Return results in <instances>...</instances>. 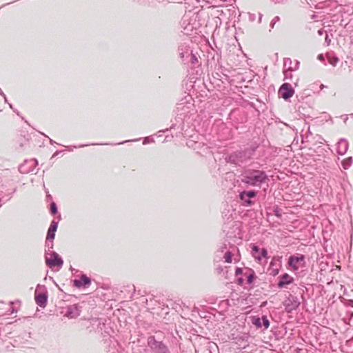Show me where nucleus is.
I'll use <instances>...</instances> for the list:
<instances>
[{
	"label": "nucleus",
	"instance_id": "f257e3e1",
	"mask_svg": "<svg viewBox=\"0 0 353 353\" xmlns=\"http://www.w3.org/2000/svg\"><path fill=\"white\" fill-rule=\"evenodd\" d=\"M268 180L266 172L258 169L249 168L245 170L241 174V182L248 186L261 187Z\"/></svg>",
	"mask_w": 353,
	"mask_h": 353
},
{
	"label": "nucleus",
	"instance_id": "f03ea898",
	"mask_svg": "<svg viewBox=\"0 0 353 353\" xmlns=\"http://www.w3.org/2000/svg\"><path fill=\"white\" fill-rule=\"evenodd\" d=\"M256 149V147L252 146L244 150H236L229 154L226 160L230 163L241 165L250 160L254 156Z\"/></svg>",
	"mask_w": 353,
	"mask_h": 353
},
{
	"label": "nucleus",
	"instance_id": "7ed1b4c3",
	"mask_svg": "<svg viewBox=\"0 0 353 353\" xmlns=\"http://www.w3.org/2000/svg\"><path fill=\"white\" fill-rule=\"evenodd\" d=\"M147 347L152 353H171L166 343L154 335L148 336Z\"/></svg>",
	"mask_w": 353,
	"mask_h": 353
},
{
	"label": "nucleus",
	"instance_id": "20e7f679",
	"mask_svg": "<svg viewBox=\"0 0 353 353\" xmlns=\"http://www.w3.org/2000/svg\"><path fill=\"white\" fill-rule=\"evenodd\" d=\"M258 192L254 190L239 192V199L244 207H251L255 203Z\"/></svg>",
	"mask_w": 353,
	"mask_h": 353
},
{
	"label": "nucleus",
	"instance_id": "39448f33",
	"mask_svg": "<svg viewBox=\"0 0 353 353\" xmlns=\"http://www.w3.org/2000/svg\"><path fill=\"white\" fill-rule=\"evenodd\" d=\"M45 261L46 265L50 268H54L55 267L61 268L63 264V261L61 257L54 251L50 250V252L45 250Z\"/></svg>",
	"mask_w": 353,
	"mask_h": 353
},
{
	"label": "nucleus",
	"instance_id": "423d86ee",
	"mask_svg": "<svg viewBox=\"0 0 353 353\" xmlns=\"http://www.w3.org/2000/svg\"><path fill=\"white\" fill-rule=\"evenodd\" d=\"M48 292L44 285H37L35 292L34 299L36 303L41 307L44 308L48 302Z\"/></svg>",
	"mask_w": 353,
	"mask_h": 353
},
{
	"label": "nucleus",
	"instance_id": "0eeeda50",
	"mask_svg": "<svg viewBox=\"0 0 353 353\" xmlns=\"http://www.w3.org/2000/svg\"><path fill=\"white\" fill-rule=\"evenodd\" d=\"M58 222L52 221L48 230L46 239V251L50 252L53 248V240L55 237V232L57 230Z\"/></svg>",
	"mask_w": 353,
	"mask_h": 353
},
{
	"label": "nucleus",
	"instance_id": "6e6552de",
	"mask_svg": "<svg viewBox=\"0 0 353 353\" xmlns=\"http://www.w3.org/2000/svg\"><path fill=\"white\" fill-rule=\"evenodd\" d=\"M283 303L285 307V310L288 313H291L292 311L296 310L300 305L299 299L292 294H290Z\"/></svg>",
	"mask_w": 353,
	"mask_h": 353
},
{
	"label": "nucleus",
	"instance_id": "1a4fd4ad",
	"mask_svg": "<svg viewBox=\"0 0 353 353\" xmlns=\"http://www.w3.org/2000/svg\"><path fill=\"white\" fill-rule=\"evenodd\" d=\"M305 263V256L303 254L292 255L288 259V265L294 270H297L301 265Z\"/></svg>",
	"mask_w": 353,
	"mask_h": 353
},
{
	"label": "nucleus",
	"instance_id": "9d476101",
	"mask_svg": "<svg viewBox=\"0 0 353 353\" xmlns=\"http://www.w3.org/2000/svg\"><path fill=\"white\" fill-rule=\"evenodd\" d=\"M279 94L283 99L288 100L294 95V90L290 83H284L280 87Z\"/></svg>",
	"mask_w": 353,
	"mask_h": 353
},
{
	"label": "nucleus",
	"instance_id": "9b49d317",
	"mask_svg": "<svg viewBox=\"0 0 353 353\" xmlns=\"http://www.w3.org/2000/svg\"><path fill=\"white\" fill-rule=\"evenodd\" d=\"M251 322L256 328H261L263 326L264 329L266 330L270 326V321L266 315H263L261 318L257 316H252L251 317Z\"/></svg>",
	"mask_w": 353,
	"mask_h": 353
},
{
	"label": "nucleus",
	"instance_id": "f8f14e48",
	"mask_svg": "<svg viewBox=\"0 0 353 353\" xmlns=\"http://www.w3.org/2000/svg\"><path fill=\"white\" fill-rule=\"evenodd\" d=\"M37 163V161L35 159L26 160L23 164L19 165V171L22 174H27L32 172Z\"/></svg>",
	"mask_w": 353,
	"mask_h": 353
},
{
	"label": "nucleus",
	"instance_id": "ddd939ff",
	"mask_svg": "<svg viewBox=\"0 0 353 353\" xmlns=\"http://www.w3.org/2000/svg\"><path fill=\"white\" fill-rule=\"evenodd\" d=\"M190 103H180L176 105V115L179 119L183 120L189 112Z\"/></svg>",
	"mask_w": 353,
	"mask_h": 353
},
{
	"label": "nucleus",
	"instance_id": "4468645a",
	"mask_svg": "<svg viewBox=\"0 0 353 353\" xmlns=\"http://www.w3.org/2000/svg\"><path fill=\"white\" fill-rule=\"evenodd\" d=\"M277 287L279 289L285 288L288 285H290L294 282V278L288 273H284L281 275L279 278Z\"/></svg>",
	"mask_w": 353,
	"mask_h": 353
},
{
	"label": "nucleus",
	"instance_id": "2eb2a0df",
	"mask_svg": "<svg viewBox=\"0 0 353 353\" xmlns=\"http://www.w3.org/2000/svg\"><path fill=\"white\" fill-rule=\"evenodd\" d=\"M81 310L77 305L68 307L65 316L69 319H76L80 315Z\"/></svg>",
	"mask_w": 353,
	"mask_h": 353
},
{
	"label": "nucleus",
	"instance_id": "dca6fc26",
	"mask_svg": "<svg viewBox=\"0 0 353 353\" xmlns=\"http://www.w3.org/2000/svg\"><path fill=\"white\" fill-rule=\"evenodd\" d=\"M74 285L78 288H86L91 283V279L85 274H83L81 275L79 279L74 280Z\"/></svg>",
	"mask_w": 353,
	"mask_h": 353
},
{
	"label": "nucleus",
	"instance_id": "f3484780",
	"mask_svg": "<svg viewBox=\"0 0 353 353\" xmlns=\"http://www.w3.org/2000/svg\"><path fill=\"white\" fill-rule=\"evenodd\" d=\"M348 142L345 139H341L336 145V152L339 155H344L348 149Z\"/></svg>",
	"mask_w": 353,
	"mask_h": 353
},
{
	"label": "nucleus",
	"instance_id": "a211bd4d",
	"mask_svg": "<svg viewBox=\"0 0 353 353\" xmlns=\"http://www.w3.org/2000/svg\"><path fill=\"white\" fill-rule=\"evenodd\" d=\"M284 68L290 70H296L299 66V62L296 61L292 65V61L290 58H285L283 61Z\"/></svg>",
	"mask_w": 353,
	"mask_h": 353
},
{
	"label": "nucleus",
	"instance_id": "6ab92c4d",
	"mask_svg": "<svg viewBox=\"0 0 353 353\" xmlns=\"http://www.w3.org/2000/svg\"><path fill=\"white\" fill-rule=\"evenodd\" d=\"M243 274L247 278V283L248 285H252L254 279L256 278L254 271L250 268H245V272Z\"/></svg>",
	"mask_w": 353,
	"mask_h": 353
},
{
	"label": "nucleus",
	"instance_id": "aec40b11",
	"mask_svg": "<svg viewBox=\"0 0 353 353\" xmlns=\"http://www.w3.org/2000/svg\"><path fill=\"white\" fill-rule=\"evenodd\" d=\"M179 56L184 63H188V57H187L186 53H190V52L187 49L185 51L181 48H179Z\"/></svg>",
	"mask_w": 353,
	"mask_h": 353
},
{
	"label": "nucleus",
	"instance_id": "412c9836",
	"mask_svg": "<svg viewBox=\"0 0 353 353\" xmlns=\"http://www.w3.org/2000/svg\"><path fill=\"white\" fill-rule=\"evenodd\" d=\"M186 55L188 57V62L190 61L193 65L199 63L196 56L192 51H190V53H186Z\"/></svg>",
	"mask_w": 353,
	"mask_h": 353
},
{
	"label": "nucleus",
	"instance_id": "4be33fe9",
	"mask_svg": "<svg viewBox=\"0 0 353 353\" xmlns=\"http://www.w3.org/2000/svg\"><path fill=\"white\" fill-rule=\"evenodd\" d=\"M328 62L333 66H336L337 63L339 62V58L334 55L327 54V55Z\"/></svg>",
	"mask_w": 353,
	"mask_h": 353
},
{
	"label": "nucleus",
	"instance_id": "5701e85b",
	"mask_svg": "<svg viewBox=\"0 0 353 353\" xmlns=\"http://www.w3.org/2000/svg\"><path fill=\"white\" fill-rule=\"evenodd\" d=\"M352 163V158L348 157L342 161V166L344 169H347Z\"/></svg>",
	"mask_w": 353,
	"mask_h": 353
},
{
	"label": "nucleus",
	"instance_id": "b1692460",
	"mask_svg": "<svg viewBox=\"0 0 353 353\" xmlns=\"http://www.w3.org/2000/svg\"><path fill=\"white\" fill-rule=\"evenodd\" d=\"M260 255L255 256V259L258 261H261L262 258H266L268 256V251L265 248H263L261 250H260Z\"/></svg>",
	"mask_w": 353,
	"mask_h": 353
},
{
	"label": "nucleus",
	"instance_id": "393cba45",
	"mask_svg": "<svg viewBox=\"0 0 353 353\" xmlns=\"http://www.w3.org/2000/svg\"><path fill=\"white\" fill-rule=\"evenodd\" d=\"M50 210L51 214H52V215H54L57 213L58 210H57V204L55 203V202L52 201L50 203Z\"/></svg>",
	"mask_w": 353,
	"mask_h": 353
},
{
	"label": "nucleus",
	"instance_id": "a878e982",
	"mask_svg": "<svg viewBox=\"0 0 353 353\" xmlns=\"http://www.w3.org/2000/svg\"><path fill=\"white\" fill-rule=\"evenodd\" d=\"M102 145L101 143H91V144H84V145H81L78 147L77 146H67V148L69 151H72L73 150V148H83V147H85V146H88V145Z\"/></svg>",
	"mask_w": 353,
	"mask_h": 353
},
{
	"label": "nucleus",
	"instance_id": "bb28decb",
	"mask_svg": "<svg viewBox=\"0 0 353 353\" xmlns=\"http://www.w3.org/2000/svg\"><path fill=\"white\" fill-rule=\"evenodd\" d=\"M232 254L230 252L228 251L224 254L225 261L227 263L232 262Z\"/></svg>",
	"mask_w": 353,
	"mask_h": 353
},
{
	"label": "nucleus",
	"instance_id": "cd10ccee",
	"mask_svg": "<svg viewBox=\"0 0 353 353\" xmlns=\"http://www.w3.org/2000/svg\"><path fill=\"white\" fill-rule=\"evenodd\" d=\"M16 188H14L11 192L8 193L7 196H10L9 198L7 200H9L11 198V195L16 192ZM6 196V194H0V208L2 205L1 203V199L4 198Z\"/></svg>",
	"mask_w": 353,
	"mask_h": 353
},
{
	"label": "nucleus",
	"instance_id": "c85d7f7f",
	"mask_svg": "<svg viewBox=\"0 0 353 353\" xmlns=\"http://www.w3.org/2000/svg\"><path fill=\"white\" fill-rule=\"evenodd\" d=\"M260 248L258 245H255V244H253L252 246V254L253 256L255 257L256 254H258L260 252Z\"/></svg>",
	"mask_w": 353,
	"mask_h": 353
},
{
	"label": "nucleus",
	"instance_id": "c756f323",
	"mask_svg": "<svg viewBox=\"0 0 353 353\" xmlns=\"http://www.w3.org/2000/svg\"><path fill=\"white\" fill-rule=\"evenodd\" d=\"M293 70H287L285 69V71H284V76H285V79H292V72Z\"/></svg>",
	"mask_w": 353,
	"mask_h": 353
},
{
	"label": "nucleus",
	"instance_id": "7c9ffc66",
	"mask_svg": "<svg viewBox=\"0 0 353 353\" xmlns=\"http://www.w3.org/2000/svg\"><path fill=\"white\" fill-rule=\"evenodd\" d=\"M279 20H280L279 17H278V16L274 17L270 22V28H273L274 27V25L276 24V23L278 22Z\"/></svg>",
	"mask_w": 353,
	"mask_h": 353
},
{
	"label": "nucleus",
	"instance_id": "2f4dec72",
	"mask_svg": "<svg viewBox=\"0 0 353 353\" xmlns=\"http://www.w3.org/2000/svg\"><path fill=\"white\" fill-rule=\"evenodd\" d=\"M154 141V140L152 137H146L143 139V144L145 145L148 143H152Z\"/></svg>",
	"mask_w": 353,
	"mask_h": 353
},
{
	"label": "nucleus",
	"instance_id": "473e14b6",
	"mask_svg": "<svg viewBox=\"0 0 353 353\" xmlns=\"http://www.w3.org/2000/svg\"><path fill=\"white\" fill-rule=\"evenodd\" d=\"M243 274V269L241 268H236L235 270V274L236 276L242 274Z\"/></svg>",
	"mask_w": 353,
	"mask_h": 353
},
{
	"label": "nucleus",
	"instance_id": "72a5a7b5",
	"mask_svg": "<svg viewBox=\"0 0 353 353\" xmlns=\"http://www.w3.org/2000/svg\"><path fill=\"white\" fill-rule=\"evenodd\" d=\"M139 139H133V140H126V141H123L122 142H120L119 143H116L115 145H119V144H123L125 143H128V142H130V141H138Z\"/></svg>",
	"mask_w": 353,
	"mask_h": 353
},
{
	"label": "nucleus",
	"instance_id": "f704fd0d",
	"mask_svg": "<svg viewBox=\"0 0 353 353\" xmlns=\"http://www.w3.org/2000/svg\"><path fill=\"white\" fill-rule=\"evenodd\" d=\"M243 283H244V279H243V278L240 277V278H239V279H237V283H238L239 285H243Z\"/></svg>",
	"mask_w": 353,
	"mask_h": 353
},
{
	"label": "nucleus",
	"instance_id": "c9c22d12",
	"mask_svg": "<svg viewBox=\"0 0 353 353\" xmlns=\"http://www.w3.org/2000/svg\"><path fill=\"white\" fill-rule=\"evenodd\" d=\"M0 94L3 97L5 102L7 103L8 102L7 97L1 89H0Z\"/></svg>",
	"mask_w": 353,
	"mask_h": 353
},
{
	"label": "nucleus",
	"instance_id": "e433bc0d",
	"mask_svg": "<svg viewBox=\"0 0 353 353\" xmlns=\"http://www.w3.org/2000/svg\"><path fill=\"white\" fill-rule=\"evenodd\" d=\"M317 59L321 61H323L325 60V58H324V56L323 54H320L318 55L317 57Z\"/></svg>",
	"mask_w": 353,
	"mask_h": 353
},
{
	"label": "nucleus",
	"instance_id": "4c0bfd02",
	"mask_svg": "<svg viewBox=\"0 0 353 353\" xmlns=\"http://www.w3.org/2000/svg\"><path fill=\"white\" fill-rule=\"evenodd\" d=\"M279 269H274V270H272V274H273V276H276V274H279Z\"/></svg>",
	"mask_w": 353,
	"mask_h": 353
},
{
	"label": "nucleus",
	"instance_id": "58836bf2",
	"mask_svg": "<svg viewBox=\"0 0 353 353\" xmlns=\"http://www.w3.org/2000/svg\"><path fill=\"white\" fill-rule=\"evenodd\" d=\"M63 152V150H58L53 155H52V157H54L57 155H59L60 153H61Z\"/></svg>",
	"mask_w": 353,
	"mask_h": 353
},
{
	"label": "nucleus",
	"instance_id": "ea45409f",
	"mask_svg": "<svg viewBox=\"0 0 353 353\" xmlns=\"http://www.w3.org/2000/svg\"><path fill=\"white\" fill-rule=\"evenodd\" d=\"M49 140H50V144H52V145L57 143L54 141H53L52 139H51L50 138H49Z\"/></svg>",
	"mask_w": 353,
	"mask_h": 353
},
{
	"label": "nucleus",
	"instance_id": "a19ab883",
	"mask_svg": "<svg viewBox=\"0 0 353 353\" xmlns=\"http://www.w3.org/2000/svg\"><path fill=\"white\" fill-rule=\"evenodd\" d=\"M325 87H326V86H325V85H324L323 84H321V85H320V88H321V90H323V89L324 88H325Z\"/></svg>",
	"mask_w": 353,
	"mask_h": 353
},
{
	"label": "nucleus",
	"instance_id": "79ce46f5",
	"mask_svg": "<svg viewBox=\"0 0 353 353\" xmlns=\"http://www.w3.org/2000/svg\"><path fill=\"white\" fill-rule=\"evenodd\" d=\"M318 33H319L320 35L323 34V30H322V29H321V30H319L318 31Z\"/></svg>",
	"mask_w": 353,
	"mask_h": 353
},
{
	"label": "nucleus",
	"instance_id": "37998d69",
	"mask_svg": "<svg viewBox=\"0 0 353 353\" xmlns=\"http://www.w3.org/2000/svg\"><path fill=\"white\" fill-rule=\"evenodd\" d=\"M225 248H226V245H224L223 246L221 247V251H223V249H225Z\"/></svg>",
	"mask_w": 353,
	"mask_h": 353
},
{
	"label": "nucleus",
	"instance_id": "c03bdc74",
	"mask_svg": "<svg viewBox=\"0 0 353 353\" xmlns=\"http://www.w3.org/2000/svg\"><path fill=\"white\" fill-rule=\"evenodd\" d=\"M261 19H262V15H261V14H260V16H259V22H261Z\"/></svg>",
	"mask_w": 353,
	"mask_h": 353
},
{
	"label": "nucleus",
	"instance_id": "a18cd8bd",
	"mask_svg": "<svg viewBox=\"0 0 353 353\" xmlns=\"http://www.w3.org/2000/svg\"><path fill=\"white\" fill-rule=\"evenodd\" d=\"M325 41H326L327 42V43L329 44L330 41H329V39H327V37H326V38H325Z\"/></svg>",
	"mask_w": 353,
	"mask_h": 353
},
{
	"label": "nucleus",
	"instance_id": "49530a36",
	"mask_svg": "<svg viewBox=\"0 0 353 353\" xmlns=\"http://www.w3.org/2000/svg\"><path fill=\"white\" fill-rule=\"evenodd\" d=\"M325 41H326L327 42V43L329 44L330 41H329V39H327V37H326V38H325Z\"/></svg>",
	"mask_w": 353,
	"mask_h": 353
},
{
	"label": "nucleus",
	"instance_id": "de8ad7c7",
	"mask_svg": "<svg viewBox=\"0 0 353 353\" xmlns=\"http://www.w3.org/2000/svg\"><path fill=\"white\" fill-rule=\"evenodd\" d=\"M275 215H276V216H279V212H277L276 211V212H275Z\"/></svg>",
	"mask_w": 353,
	"mask_h": 353
},
{
	"label": "nucleus",
	"instance_id": "09e8293b",
	"mask_svg": "<svg viewBox=\"0 0 353 353\" xmlns=\"http://www.w3.org/2000/svg\"><path fill=\"white\" fill-rule=\"evenodd\" d=\"M9 106H10V108L13 109V107H12V104H9Z\"/></svg>",
	"mask_w": 353,
	"mask_h": 353
},
{
	"label": "nucleus",
	"instance_id": "8fccbe9b",
	"mask_svg": "<svg viewBox=\"0 0 353 353\" xmlns=\"http://www.w3.org/2000/svg\"><path fill=\"white\" fill-rule=\"evenodd\" d=\"M250 18H251V20H254V17L250 16Z\"/></svg>",
	"mask_w": 353,
	"mask_h": 353
},
{
	"label": "nucleus",
	"instance_id": "3c124183",
	"mask_svg": "<svg viewBox=\"0 0 353 353\" xmlns=\"http://www.w3.org/2000/svg\"><path fill=\"white\" fill-rule=\"evenodd\" d=\"M250 18H251V20H254V17L250 16Z\"/></svg>",
	"mask_w": 353,
	"mask_h": 353
},
{
	"label": "nucleus",
	"instance_id": "603ef678",
	"mask_svg": "<svg viewBox=\"0 0 353 353\" xmlns=\"http://www.w3.org/2000/svg\"><path fill=\"white\" fill-rule=\"evenodd\" d=\"M250 18H251V20H254V17L250 16Z\"/></svg>",
	"mask_w": 353,
	"mask_h": 353
},
{
	"label": "nucleus",
	"instance_id": "864d4df0",
	"mask_svg": "<svg viewBox=\"0 0 353 353\" xmlns=\"http://www.w3.org/2000/svg\"><path fill=\"white\" fill-rule=\"evenodd\" d=\"M174 127V124H172L170 127V128H173Z\"/></svg>",
	"mask_w": 353,
	"mask_h": 353
}]
</instances>
